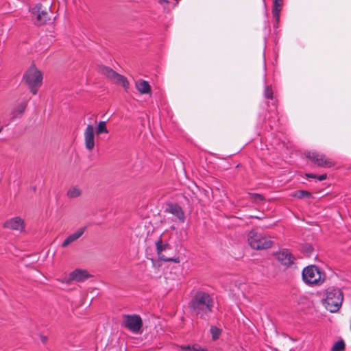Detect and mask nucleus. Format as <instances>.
Segmentation results:
<instances>
[{
    "instance_id": "obj_9",
    "label": "nucleus",
    "mask_w": 351,
    "mask_h": 351,
    "mask_svg": "<svg viewBox=\"0 0 351 351\" xmlns=\"http://www.w3.org/2000/svg\"><path fill=\"white\" fill-rule=\"evenodd\" d=\"M90 275L86 269H75L70 272L67 277H65L62 282L70 284L71 282H81L88 279Z\"/></svg>"
},
{
    "instance_id": "obj_20",
    "label": "nucleus",
    "mask_w": 351,
    "mask_h": 351,
    "mask_svg": "<svg viewBox=\"0 0 351 351\" xmlns=\"http://www.w3.org/2000/svg\"><path fill=\"white\" fill-rule=\"evenodd\" d=\"M82 194V191L76 186H71L69 188V189L67 191V196L69 198H76L79 196H80Z\"/></svg>"
},
{
    "instance_id": "obj_28",
    "label": "nucleus",
    "mask_w": 351,
    "mask_h": 351,
    "mask_svg": "<svg viewBox=\"0 0 351 351\" xmlns=\"http://www.w3.org/2000/svg\"><path fill=\"white\" fill-rule=\"evenodd\" d=\"M326 174H322V175H319L318 176H317L316 178L319 180V181H323L324 180L326 179Z\"/></svg>"
},
{
    "instance_id": "obj_19",
    "label": "nucleus",
    "mask_w": 351,
    "mask_h": 351,
    "mask_svg": "<svg viewBox=\"0 0 351 351\" xmlns=\"http://www.w3.org/2000/svg\"><path fill=\"white\" fill-rule=\"evenodd\" d=\"M136 88L141 94H147L151 90L149 83L143 80H138L136 82Z\"/></svg>"
},
{
    "instance_id": "obj_5",
    "label": "nucleus",
    "mask_w": 351,
    "mask_h": 351,
    "mask_svg": "<svg viewBox=\"0 0 351 351\" xmlns=\"http://www.w3.org/2000/svg\"><path fill=\"white\" fill-rule=\"evenodd\" d=\"M23 80L29 86L31 93L36 95L37 87L42 84L43 75L34 65H32L24 74Z\"/></svg>"
},
{
    "instance_id": "obj_30",
    "label": "nucleus",
    "mask_w": 351,
    "mask_h": 351,
    "mask_svg": "<svg viewBox=\"0 0 351 351\" xmlns=\"http://www.w3.org/2000/svg\"><path fill=\"white\" fill-rule=\"evenodd\" d=\"M46 339H47V338L45 337H43V338L42 339V341H43V342H45V341H46Z\"/></svg>"
},
{
    "instance_id": "obj_4",
    "label": "nucleus",
    "mask_w": 351,
    "mask_h": 351,
    "mask_svg": "<svg viewBox=\"0 0 351 351\" xmlns=\"http://www.w3.org/2000/svg\"><path fill=\"white\" fill-rule=\"evenodd\" d=\"M247 242L253 250H256L270 248L273 244L270 237L254 230L248 232Z\"/></svg>"
},
{
    "instance_id": "obj_14",
    "label": "nucleus",
    "mask_w": 351,
    "mask_h": 351,
    "mask_svg": "<svg viewBox=\"0 0 351 351\" xmlns=\"http://www.w3.org/2000/svg\"><path fill=\"white\" fill-rule=\"evenodd\" d=\"M4 227L14 230L22 231L24 228V221L19 217H15L6 221Z\"/></svg>"
},
{
    "instance_id": "obj_26",
    "label": "nucleus",
    "mask_w": 351,
    "mask_h": 351,
    "mask_svg": "<svg viewBox=\"0 0 351 351\" xmlns=\"http://www.w3.org/2000/svg\"><path fill=\"white\" fill-rule=\"evenodd\" d=\"M249 196L252 200L256 202H259L264 199L263 197L258 193H250Z\"/></svg>"
},
{
    "instance_id": "obj_31",
    "label": "nucleus",
    "mask_w": 351,
    "mask_h": 351,
    "mask_svg": "<svg viewBox=\"0 0 351 351\" xmlns=\"http://www.w3.org/2000/svg\"><path fill=\"white\" fill-rule=\"evenodd\" d=\"M160 2H167V0H160Z\"/></svg>"
},
{
    "instance_id": "obj_8",
    "label": "nucleus",
    "mask_w": 351,
    "mask_h": 351,
    "mask_svg": "<svg viewBox=\"0 0 351 351\" xmlns=\"http://www.w3.org/2000/svg\"><path fill=\"white\" fill-rule=\"evenodd\" d=\"M306 156L313 161L318 167H330L335 165L334 162L327 158L325 155L319 154L317 152H307L305 153Z\"/></svg>"
},
{
    "instance_id": "obj_1",
    "label": "nucleus",
    "mask_w": 351,
    "mask_h": 351,
    "mask_svg": "<svg viewBox=\"0 0 351 351\" xmlns=\"http://www.w3.org/2000/svg\"><path fill=\"white\" fill-rule=\"evenodd\" d=\"M215 306L212 295L202 290L196 291L192 297L190 306L193 312L198 317L206 319L209 317Z\"/></svg>"
},
{
    "instance_id": "obj_24",
    "label": "nucleus",
    "mask_w": 351,
    "mask_h": 351,
    "mask_svg": "<svg viewBox=\"0 0 351 351\" xmlns=\"http://www.w3.org/2000/svg\"><path fill=\"white\" fill-rule=\"evenodd\" d=\"M345 349V343L343 340L336 341L331 348V351H342Z\"/></svg>"
},
{
    "instance_id": "obj_10",
    "label": "nucleus",
    "mask_w": 351,
    "mask_h": 351,
    "mask_svg": "<svg viewBox=\"0 0 351 351\" xmlns=\"http://www.w3.org/2000/svg\"><path fill=\"white\" fill-rule=\"evenodd\" d=\"M165 212L171 214L176 217V219L180 223H184L186 219L184 212L182 208L176 203H169L167 204Z\"/></svg>"
},
{
    "instance_id": "obj_23",
    "label": "nucleus",
    "mask_w": 351,
    "mask_h": 351,
    "mask_svg": "<svg viewBox=\"0 0 351 351\" xmlns=\"http://www.w3.org/2000/svg\"><path fill=\"white\" fill-rule=\"evenodd\" d=\"M180 349L183 351H206L204 348L197 345L193 346H181Z\"/></svg>"
},
{
    "instance_id": "obj_12",
    "label": "nucleus",
    "mask_w": 351,
    "mask_h": 351,
    "mask_svg": "<svg viewBox=\"0 0 351 351\" xmlns=\"http://www.w3.org/2000/svg\"><path fill=\"white\" fill-rule=\"evenodd\" d=\"M277 260L287 267H295V257L287 250H282L276 254Z\"/></svg>"
},
{
    "instance_id": "obj_13",
    "label": "nucleus",
    "mask_w": 351,
    "mask_h": 351,
    "mask_svg": "<svg viewBox=\"0 0 351 351\" xmlns=\"http://www.w3.org/2000/svg\"><path fill=\"white\" fill-rule=\"evenodd\" d=\"M84 145L90 152L95 147V128L92 124H88L84 133Z\"/></svg>"
},
{
    "instance_id": "obj_22",
    "label": "nucleus",
    "mask_w": 351,
    "mask_h": 351,
    "mask_svg": "<svg viewBox=\"0 0 351 351\" xmlns=\"http://www.w3.org/2000/svg\"><path fill=\"white\" fill-rule=\"evenodd\" d=\"M210 331L212 335V338L213 340H217L221 333V330L215 326H212L210 327Z\"/></svg>"
},
{
    "instance_id": "obj_18",
    "label": "nucleus",
    "mask_w": 351,
    "mask_h": 351,
    "mask_svg": "<svg viewBox=\"0 0 351 351\" xmlns=\"http://www.w3.org/2000/svg\"><path fill=\"white\" fill-rule=\"evenodd\" d=\"M26 108V104L25 103H21L18 104L11 112V117L10 121L14 119L21 117Z\"/></svg>"
},
{
    "instance_id": "obj_2",
    "label": "nucleus",
    "mask_w": 351,
    "mask_h": 351,
    "mask_svg": "<svg viewBox=\"0 0 351 351\" xmlns=\"http://www.w3.org/2000/svg\"><path fill=\"white\" fill-rule=\"evenodd\" d=\"M343 300V295L340 289L328 287L325 290L322 304L326 310L335 313L340 308Z\"/></svg>"
},
{
    "instance_id": "obj_7",
    "label": "nucleus",
    "mask_w": 351,
    "mask_h": 351,
    "mask_svg": "<svg viewBox=\"0 0 351 351\" xmlns=\"http://www.w3.org/2000/svg\"><path fill=\"white\" fill-rule=\"evenodd\" d=\"M99 71L106 76L112 82L121 84L125 90H128L129 88V82L126 77L117 73L112 69L108 66H101L99 67Z\"/></svg>"
},
{
    "instance_id": "obj_27",
    "label": "nucleus",
    "mask_w": 351,
    "mask_h": 351,
    "mask_svg": "<svg viewBox=\"0 0 351 351\" xmlns=\"http://www.w3.org/2000/svg\"><path fill=\"white\" fill-rule=\"evenodd\" d=\"M264 95L267 99H272L273 98V90L271 88V86H267L264 90Z\"/></svg>"
},
{
    "instance_id": "obj_15",
    "label": "nucleus",
    "mask_w": 351,
    "mask_h": 351,
    "mask_svg": "<svg viewBox=\"0 0 351 351\" xmlns=\"http://www.w3.org/2000/svg\"><path fill=\"white\" fill-rule=\"evenodd\" d=\"M86 230V226L81 227L77 230L74 233L70 234L66 239L62 242V247H66L69 244L77 241L80 237L82 236Z\"/></svg>"
},
{
    "instance_id": "obj_11",
    "label": "nucleus",
    "mask_w": 351,
    "mask_h": 351,
    "mask_svg": "<svg viewBox=\"0 0 351 351\" xmlns=\"http://www.w3.org/2000/svg\"><path fill=\"white\" fill-rule=\"evenodd\" d=\"M32 14L36 16V23L39 25L45 24L50 19L47 9H43L41 3H37L34 6Z\"/></svg>"
},
{
    "instance_id": "obj_25",
    "label": "nucleus",
    "mask_w": 351,
    "mask_h": 351,
    "mask_svg": "<svg viewBox=\"0 0 351 351\" xmlns=\"http://www.w3.org/2000/svg\"><path fill=\"white\" fill-rule=\"evenodd\" d=\"M293 196L297 198H300V199L304 198V197L308 198L311 196V194L308 191L300 190V191H295Z\"/></svg>"
},
{
    "instance_id": "obj_16",
    "label": "nucleus",
    "mask_w": 351,
    "mask_h": 351,
    "mask_svg": "<svg viewBox=\"0 0 351 351\" xmlns=\"http://www.w3.org/2000/svg\"><path fill=\"white\" fill-rule=\"evenodd\" d=\"M167 246H168L167 244H163L161 239H160L156 242V250H157V253H158L159 258L160 260L167 261V262L171 261V262H174V263H178L179 262L178 258L173 259L171 258H167L164 255L162 254V252L166 250Z\"/></svg>"
},
{
    "instance_id": "obj_21",
    "label": "nucleus",
    "mask_w": 351,
    "mask_h": 351,
    "mask_svg": "<svg viewBox=\"0 0 351 351\" xmlns=\"http://www.w3.org/2000/svg\"><path fill=\"white\" fill-rule=\"evenodd\" d=\"M108 130L106 127V122L104 121H101L98 123L96 127V134L97 135H100L102 134H108Z\"/></svg>"
},
{
    "instance_id": "obj_17",
    "label": "nucleus",
    "mask_w": 351,
    "mask_h": 351,
    "mask_svg": "<svg viewBox=\"0 0 351 351\" xmlns=\"http://www.w3.org/2000/svg\"><path fill=\"white\" fill-rule=\"evenodd\" d=\"M283 0H274V4L272 8V15L276 19V24L278 23L280 20V13L281 12V8L282 5Z\"/></svg>"
},
{
    "instance_id": "obj_6",
    "label": "nucleus",
    "mask_w": 351,
    "mask_h": 351,
    "mask_svg": "<svg viewBox=\"0 0 351 351\" xmlns=\"http://www.w3.org/2000/svg\"><path fill=\"white\" fill-rule=\"evenodd\" d=\"M123 326L134 334L141 333L143 320L139 315H123Z\"/></svg>"
},
{
    "instance_id": "obj_29",
    "label": "nucleus",
    "mask_w": 351,
    "mask_h": 351,
    "mask_svg": "<svg viewBox=\"0 0 351 351\" xmlns=\"http://www.w3.org/2000/svg\"><path fill=\"white\" fill-rule=\"evenodd\" d=\"M306 176L311 178H315L317 176L313 173L306 174Z\"/></svg>"
},
{
    "instance_id": "obj_3",
    "label": "nucleus",
    "mask_w": 351,
    "mask_h": 351,
    "mask_svg": "<svg viewBox=\"0 0 351 351\" xmlns=\"http://www.w3.org/2000/svg\"><path fill=\"white\" fill-rule=\"evenodd\" d=\"M302 277L305 284L314 286L322 285L326 280L325 273L314 265L304 267L302 272Z\"/></svg>"
}]
</instances>
